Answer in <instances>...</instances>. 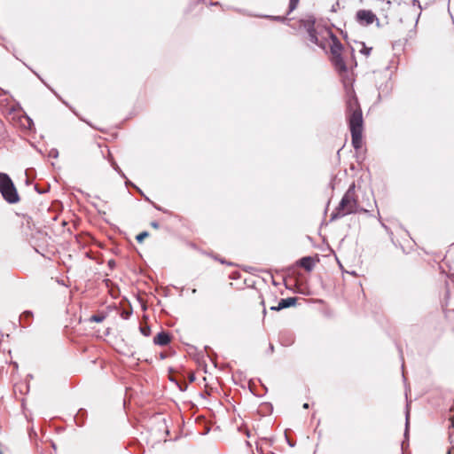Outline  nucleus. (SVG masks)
Listing matches in <instances>:
<instances>
[{
    "instance_id": "obj_9",
    "label": "nucleus",
    "mask_w": 454,
    "mask_h": 454,
    "mask_svg": "<svg viewBox=\"0 0 454 454\" xmlns=\"http://www.w3.org/2000/svg\"><path fill=\"white\" fill-rule=\"evenodd\" d=\"M333 63L339 71L347 70L346 64L340 54H335V56H333Z\"/></svg>"
},
{
    "instance_id": "obj_11",
    "label": "nucleus",
    "mask_w": 454,
    "mask_h": 454,
    "mask_svg": "<svg viewBox=\"0 0 454 454\" xmlns=\"http://www.w3.org/2000/svg\"><path fill=\"white\" fill-rule=\"evenodd\" d=\"M341 48L342 46L340 42H334L333 45L331 47L333 56H335V54H340Z\"/></svg>"
},
{
    "instance_id": "obj_19",
    "label": "nucleus",
    "mask_w": 454,
    "mask_h": 454,
    "mask_svg": "<svg viewBox=\"0 0 454 454\" xmlns=\"http://www.w3.org/2000/svg\"><path fill=\"white\" fill-rule=\"evenodd\" d=\"M372 49L371 48H366L364 45L363 47V49L360 51L361 53L364 54L365 56H369L370 55V52H371Z\"/></svg>"
},
{
    "instance_id": "obj_27",
    "label": "nucleus",
    "mask_w": 454,
    "mask_h": 454,
    "mask_svg": "<svg viewBox=\"0 0 454 454\" xmlns=\"http://www.w3.org/2000/svg\"><path fill=\"white\" fill-rule=\"evenodd\" d=\"M0 454H3L1 450H0Z\"/></svg>"
},
{
    "instance_id": "obj_15",
    "label": "nucleus",
    "mask_w": 454,
    "mask_h": 454,
    "mask_svg": "<svg viewBox=\"0 0 454 454\" xmlns=\"http://www.w3.org/2000/svg\"><path fill=\"white\" fill-rule=\"evenodd\" d=\"M140 331H141L142 334H144L145 336H149L150 333H151L149 326L140 327Z\"/></svg>"
},
{
    "instance_id": "obj_16",
    "label": "nucleus",
    "mask_w": 454,
    "mask_h": 454,
    "mask_svg": "<svg viewBox=\"0 0 454 454\" xmlns=\"http://www.w3.org/2000/svg\"><path fill=\"white\" fill-rule=\"evenodd\" d=\"M267 18L272 20H278V21H285L286 19L283 16H267Z\"/></svg>"
},
{
    "instance_id": "obj_12",
    "label": "nucleus",
    "mask_w": 454,
    "mask_h": 454,
    "mask_svg": "<svg viewBox=\"0 0 454 454\" xmlns=\"http://www.w3.org/2000/svg\"><path fill=\"white\" fill-rule=\"evenodd\" d=\"M105 318H106V317L104 315H102V314L92 315L90 317V322L100 323V322L104 321Z\"/></svg>"
},
{
    "instance_id": "obj_3",
    "label": "nucleus",
    "mask_w": 454,
    "mask_h": 454,
    "mask_svg": "<svg viewBox=\"0 0 454 454\" xmlns=\"http://www.w3.org/2000/svg\"><path fill=\"white\" fill-rule=\"evenodd\" d=\"M0 192L10 204H15L20 201V196L14 184L5 173H0Z\"/></svg>"
},
{
    "instance_id": "obj_10",
    "label": "nucleus",
    "mask_w": 454,
    "mask_h": 454,
    "mask_svg": "<svg viewBox=\"0 0 454 454\" xmlns=\"http://www.w3.org/2000/svg\"><path fill=\"white\" fill-rule=\"evenodd\" d=\"M412 2V18L417 19L420 15L421 6L419 0H411Z\"/></svg>"
},
{
    "instance_id": "obj_18",
    "label": "nucleus",
    "mask_w": 454,
    "mask_h": 454,
    "mask_svg": "<svg viewBox=\"0 0 454 454\" xmlns=\"http://www.w3.org/2000/svg\"><path fill=\"white\" fill-rule=\"evenodd\" d=\"M408 429H409V411H407V413H406L405 433H404L405 437H407V435H408Z\"/></svg>"
},
{
    "instance_id": "obj_5",
    "label": "nucleus",
    "mask_w": 454,
    "mask_h": 454,
    "mask_svg": "<svg viewBox=\"0 0 454 454\" xmlns=\"http://www.w3.org/2000/svg\"><path fill=\"white\" fill-rule=\"evenodd\" d=\"M314 20H307L305 23V27L307 29L308 35H309V40L315 44L321 45L319 43L318 37L317 35V31L314 27Z\"/></svg>"
},
{
    "instance_id": "obj_20",
    "label": "nucleus",
    "mask_w": 454,
    "mask_h": 454,
    "mask_svg": "<svg viewBox=\"0 0 454 454\" xmlns=\"http://www.w3.org/2000/svg\"><path fill=\"white\" fill-rule=\"evenodd\" d=\"M151 226L154 229H159L160 227L159 223L155 221L151 223Z\"/></svg>"
},
{
    "instance_id": "obj_6",
    "label": "nucleus",
    "mask_w": 454,
    "mask_h": 454,
    "mask_svg": "<svg viewBox=\"0 0 454 454\" xmlns=\"http://www.w3.org/2000/svg\"><path fill=\"white\" fill-rule=\"evenodd\" d=\"M298 298L297 297H288L286 299H281L278 304V306H272L270 307L271 310H281L283 309H286L292 306H294L297 302Z\"/></svg>"
},
{
    "instance_id": "obj_1",
    "label": "nucleus",
    "mask_w": 454,
    "mask_h": 454,
    "mask_svg": "<svg viewBox=\"0 0 454 454\" xmlns=\"http://www.w3.org/2000/svg\"><path fill=\"white\" fill-rule=\"evenodd\" d=\"M347 119L351 132L352 145L356 150L362 147L363 139V114L357 99L349 98L347 102Z\"/></svg>"
},
{
    "instance_id": "obj_25",
    "label": "nucleus",
    "mask_w": 454,
    "mask_h": 454,
    "mask_svg": "<svg viewBox=\"0 0 454 454\" xmlns=\"http://www.w3.org/2000/svg\"><path fill=\"white\" fill-rule=\"evenodd\" d=\"M451 427H454V417L451 419Z\"/></svg>"
},
{
    "instance_id": "obj_13",
    "label": "nucleus",
    "mask_w": 454,
    "mask_h": 454,
    "mask_svg": "<svg viewBox=\"0 0 454 454\" xmlns=\"http://www.w3.org/2000/svg\"><path fill=\"white\" fill-rule=\"evenodd\" d=\"M299 1L300 0H290L289 1V7H288L287 14H290L292 12H294L297 8Z\"/></svg>"
},
{
    "instance_id": "obj_2",
    "label": "nucleus",
    "mask_w": 454,
    "mask_h": 454,
    "mask_svg": "<svg viewBox=\"0 0 454 454\" xmlns=\"http://www.w3.org/2000/svg\"><path fill=\"white\" fill-rule=\"evenodd\" d=\"M356 185L353 183L347 192L344 193L339 205L336 207L334 211L331 214L330 220L335 221L339 218H342L345 215L356 213H367L368 210L360 207L355 192Z\"/></svg>"
},
{
    "instance_id": "obj_14",
    "label": "nucleus",
    "mask_w": 454,
    "mask_h": 454,
    "mask_svg": "<svg viewBox=\"0 0 454 454\" xmlns=\"http://www.w3.org/2000/svg\"><path fill=\"white\" fill-rule=\"evenodd\" d=\"M149 236V233L147 231H143L141 233H139L137 237H136V239L137 240V242H142L145 238H147Z\"/></svg>"
},
{
    "instance_id": "obj_23",
    "label": "nucleus",
    "mask_w": 454,
    "mask_h": 454,
    "mask_svg": "<svg viewBox=\"0 0 454 454\" xmlns=\"http://www.w3.org/2000/svg\"><path fill=\"white\" fill-rule=\"evenodd\" d=\"M269 348H270L271 353L274 351V346L272 344H270Z\"/></svg>"
},
{
    "instance_id": "obj_8",
    "label": "nucleus",
    "mask_w": 454,
    "mask_h": 454,
    "mask_svg": "<svg viewBox=\"0 0 454 454\" xmlns=\"http://www.w3.org/2000/svg\"><path fill=\"white\" fill-rule=\"evenodd\" d=\"M298 264L307 271H310L314 267V261L312 257L305 256L299 260Z\"/></svg>"
},
{
    "instance_id": "obj_4",
    "label": "nucleus",
    "mask_w": 454,
    "mask_h": 454,
    "mask_svg": "<svg viewBox=\"0 0 454 454\" xmlns=\"http://www.w3.org/2000/svg\"><path fill=\"white\" fill-rule=\"evenodd\" d=\"M356 19L362 26H369L375 20L378 21L376 15L370 10H359L356 14Z\"/></svg>"
},
{
    "instance_id": "obj_7",
    "label": "nucleus",
    "mask_w": 454,
    "mask_h": 454,
    "mask_svg": "<svg viewBox=\"0 0 454 454\" xmlns=\"http://www.w3.org/2000/svg\"><path fill=\"white\" fill-rule=\"evenodd\" d=\"M170 340L171 337L166 332H160L153 338V343L159 346H166L170 342Z\"/></svg>"
},
{
    "instance_id": "obj_24",
    "label": "nucleus",
    "mask_w": 454,
    "mask_h": 454,
    "mask_svg": "<svg viewBox=\"0 0 454 454\" xmlns=\"http://www.w3.org/2000/svg\"><path fill=\"white\" fill-rule=\"evenodd\" d=\"M303 408H304V409H308V408H309V403H304V404H303Z\"/></svg>"
},
{
    "instance_id": "obj_22",
    "label": "nucleus",
    "mask_w": 454,
    "mask_h": 454,
    "mask_svg": "<svg viewBox=\"0 0 454 454\" xmlns=\"http://www.w3.org/2000/svg\"><path fill=\"white\" fill-rule=\"evenodd\" d=\"M338 5H339V4H338V3H336V4H335V5H333V7H332V11H333V12H336V6H338Z\"/></svg>"
},
{
    "instance_id": "obj_26",
    "label": "nucleus",
    "mask_w": 454,
    "mask_h": 454,
    "mask_svg": "<svg viewBox=\"0 0 454 454\" xmlns=\"http://www.w3.org/2000/svg\"><path fill=\"white\" fill-rule=\"evenodd\" d=\"M197 290L196 289H192V294H196Z\"/></svg>"
},
{
    "instance_id": "obj_21",
    "label": "nucleus",
    "mask_w": 454,
    "mask_h": 454,
    "mask_svg": "<svg viewBox=\"0 0 454 454\" xmlns=\"http://www.w3.org/2000/svg\"><path fill=\"white\" fill-rule=\"evenodd\" d=\"M31 316V312L30 311H25L22 315V317H29Z\"/></svg>"
},
{
    "instance_id": "obj_17",
    "label": "nucleus",
    "mask_w": 454,
    "mask_h": 454,
    "mask_svg": "<svg viewBox=\"0 0 454 454\" xmlns=\"http://www.w3.org/2000/svg\"><path fill=\"white\" fill-rule=\"evenodd\" d=\"M112 166H113V168H114L118 173H120V174L121 175V176L125 177V175L122 173V171L121 170V168H119V166L117 165V163H116V162L113 161V162H112Z\"/></svg>"
},
{
    "instance_id": "obj_28",
    "label": "nucleus",
    "mask_w": 454,
    "mask_h": 454,
    "mask_svg": "<svg viewBox=\"0 0 454 454\" xmlns=\"http://www.w3.org/2000/svg\"><path fill=\"white\" fill-rule=\"evenodd\" d=\"M447 454H450V452L449 451Z\"/></svg>"
}]
</instances>
